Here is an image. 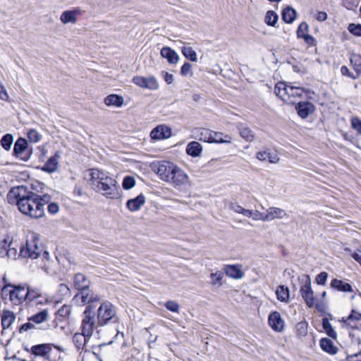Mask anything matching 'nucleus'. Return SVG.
<instances>
[{
  "mask_svg": "<svg viewBox=\"0 0 361 361\" xmlns=\"http://www.w3.org/2000/svg\"><path fill=\"white\" fill-rule=\"evenodd\" d=\"M91 180L98 190L103 191L107 198L118 199L120 197V187L117 181L107 173L97 169L91 170Z\"/></svg>",
  "mask_w": 361,
  "mask_h": 361,
  "instance_id": "f257e3e1",
  "label": "nucleus"
},
{
  "mask_svg": "<svg viewBox=\"0 0 361 361\" xmlns=\"http://www.w3.org/2000/svg\"><path fill=\"white\" fill-rule=\"evenodd\" d=\"M93 307L88 305L85 307L81 323L82 333H75L73 336V343L78 351L82 350L93 334L95 326L94 313L92 311Z\"/></svg>",
  "mask_w": 361,
  "mask_h": 361,
  "instance_id": "f03ea898",
  "label": "nucleus"
},
{
  "mask_svg": "<svg viewBox=\"0 0 361 361\" xmlns=\"http://www.w3.org/2000/svg\"><path fill=\"white\" fill-rule=\"evenodd\" d=\"M159 178L177 186L189 183L187 173L173 163L167 161L159 162Z\"/></svg>",
  "mask_w": 361,
  "mask_h": 361,
  "instance_id": "7ed1b4c3",
  "label": "nucleus"
},
{
  "mask_svg": "<svg viewBox=\"0 0 361 361\" xmlns=\"http://www.w3.org/2000/svg\"><path fill=\"white\" fill-rule=\"evenodd\" d=\"M19 211L33 219H39L44 215V208L37 199V193L29 191L25 198L18 203Z\"/></svg>",
  "mask_w": 361,
  "mask_h": 361,
  "instance_id": "20e7f679",
  "label": "nucleus"
},
{
  "mask_svg": "<svg viewBox=\"0 0 361 361\" xmlns=\"http://www.w3.org/2000/svg\"><path fill=\"white\" fill-rule=\"evenodd\" d=\"M94 313V328L117 322L116 308L109 301H103Z\"/></svg>",
  "mask_w": 361,
  "mask_h": 361,
  "instance_id": "39448f33",
  "label": "nucleus"
},
{
  "mask_svg": "<svg viewBox=\"0 0 361 361\" xmlns=\"http://www.w3.org/2000/svg\"><path fill=\"white\" fill-rule=\"evenodd\" d=\"M43 247L39 235L32 233L28 236L26 243L20 247L19 255L23 258L37 259L41 256Z\"/></svg>",
  "mask_w": 361,
  "mask_h": 361,
  "instance_id": "423d86ee",
  "label": "nucleus"
},
{
  "mask_svg": "<svg viewBox=\"0 0 361 361\" xmlns=\"http://www.w3.org/2000/svg\"><path fill=\"white\" fill-rule=\"evenodd\" d=\"M351 299L353 300L351 314L345 319H343V322L353 328L355 326L352 322L361 320V295L354 293L351 295Z\"/></svg>",
  "mask_w": 361,
  "mask_h": 361,
  "instance_id": "0eeeda50",
  "label": "nucleus"
},
{
  "mask_svg": "<svg viewBox=\"0 0 361 361\" xmlns=\"http://www.w3.org/2000/svg\"><path fill=\"white\" fill-rule=\"evenodd\" d=\"M13 154L23 161H27L31 154L32 150L27 149V142L24 137H18L13 147Z\"/></svg>",
  "mask_w": 361,
  "mask_h": 361,
  "instance_id": "6e6552de",
  "label": "nucleus"
},
{
  "mask_svg": "<svg viewBox=\"0 0 361 361\" xmlns=\"http://www.w3.org/2000/svg\"><path fill=\"white\" fill-rule=\"evenodd\" d=\"M75 299H80L82 305H92L93 310L94 307L92 303L98 302L100 300V297L97 293L88 288L79 290V292L75 295ZM94 312V310H92Z\"/></svg>",
  "mask_w": 361,
  "mask_h": 361,
  "instance_id": "1a4fd4ad",
  "label": "nucleus"
},
{
  "mask_svg": "<svg viewBox=\"0 0 361 361\" xmlns=\"http://www.w3.org/2000/svg\"><path fill=\"white\" fill-rule=\"evenodd\" d=\"M28 192L27 188L23 185L12 188L7 194V200L8 203L16 204L18 206V203L23 198L26 197Z\"/></svg>",
  "mask_w": 361,
  "mask_h": 361,
  "instance_id": "9d476101",
  "label": "nucleus"
},
{
  "mask_svg": "<svg viewBox=\"0 0 361 361\" xmlns=\"http://www.w3.org/2000/svg\"><path fill=\"white\" fill-rule=\"evenodd\" d=\"M300 295L303 300L305 301L306 305L309 307H312L315 305L316 299L314 297V292L311 288L310 279L307 277V280L300 288Z\"/></svg>",
  "mask_w": 361,
  "mask_h": 361,
  "instance_id": "9b49d317",
  "label": "nucleus"
},
{
  "mask_svg": "<svg viewBox=\"0 0 361 361\" xmlns=\"http://www.w3.org/2000/svg\"><path fill=\"white\" fill-rule=\"evenodd\" d=\"M31 292L25 291V288L23 286H13L12 288V293L11 295L10 301L15 305L21 304L25 299L27 295H31Z\"/></svg>",
  "mask_w": 361,
  "mask_h": 361,
  "instance_id": "f8f14e48",
  "label": "nucleus"
},
{
  "mask_svg": "<svg viewBox=\"0 0 361 361\" xmlns=\"http://www.w3.org/2000/svg\"><path fill=\"white\" fill-rule=\"evenodd\" d=\"M52 350L51 344L42 343L32 345L30 352L35 357H41L44 361H51L50 359V353Z\"/></svg>",
  "mask_w": 361,
  "mask_h": 361,
  "instance_id": "ddd939ff",
  "label": "nucleus"
},
{
  "mask_svg": "<svg viewBox=\"0 0 361 361\" xmlns=\"http://www.w3.org/2000/svg\"><path fill=\"white\" fill-rule=\"evenodd\" d=\"M268 322L271 328L276 332H281L284 329V321L279 312H271L269 316Z\"/></svg>",
  "mask_w": 361,
  "mask_h": 361,
  "instance_id": "4468645a",
  "label": "nucleus"
},
{
  "mask_svg": "<svg viewBox=\"0 0 361 361\" xmlns=\"http://www.w3.org/2000/svg\"><path fill=\"white\" fill-rule=\"evenodd\" d=\"M298 115L302 119L307 118L314 111V106L309 102H300L295 106Z\"/></svg>",
  "mask_w": 361,
  "mask_h": 361,
  "instance_id": "2eb2a0df",
  "label": "nucleus"
},
{
  "mask_svg": "<svg viewBox=\"0 0 361 361\" xmlns=\"http://www.w3.org/2000/svg\"><path fill=\"white\" fill-rule=\"evenodd\" d=\"M288 217V215L287 212L281 208L271 207L266 211L267 221H271L275 219H283Z\"/></svg>",
  "mask_w": 361,
  "mask_h": 361,
  "instance_id": "dca6fc26",
  "label": "nucleus"
},
{
  "mask_svg": "<svg viewBox=\"0 0 361 361\" xmlns=\"http://www.w3.org/2000/svg\"><path fill=\"white\" fill-rule=\"evenodd\" d=\"M133 82L142 88L156 89L157 87V80L154 77L145 78L140 76L134 77Z\"/></svg>",
  "mask_w": 361,
  "mask_h": 361,
  "instance_id": "f3484780",
  "label": "nucleus"
},
{
  "mask_svg": "<svg viewBox=\"0 0 361 361\" xmlns=\"http://www.w3.org/2000/svg\"><path fill=\"white\" fill-rule=\"evenodd\" d=\"M91 282L87 278L81 273L75 274L73 279V285L75 289L81 290L90 288Z\"/></svg>",
  "mask_w": 361,
  "mask_h": 361,
  "instance_id": "a211bd4d",
  "label": "nucleus"
},
{
  "mask_svg": "<svg viewBox=\"0 0 361 361\" xmlns=\"http://www.w3.org/2000/svg\"><path fill=\"white\" fill-rule=\"evenodd\" d=\"M240 136L247 142H253L255 139V133L246 125L238 123L236 126Z\"/></svg>",
  "mask_w": 361,
  "mask_h": 361,
  "instance_id": "6ab92c4d",
  "label": "nucleus"
},
{
  "mask_svg": "<svg viewBox=\"0 0 361 361\" xmlns=\"http://www.w3.org/2000/svg\"><path fill=\"white\" fill-rule=\"evenodd\" d=\"M145 202V197L140 194L135 198L128 200L126 202V207L131 212H136L140 209Z\"/></svg>",
  "mask_w": 361,
  "mask_h": 361,
  "instance_id": "aec40b11",
  "label": "nucleus"
},
{
  "mask_svg": "<svg viewBox=\"0 0 361 361\" xmlns=\"http://www.w3.org/2000/svg\"><path fill=\"white\" fill-rule=\"evenodd\" d=\"M59 155L58 152H56L55 154L51 157L42 167V170L43 171H46L48 173H53L57 170L59 165Z\"/></svg>",
  "mask_w": 361,
  "mask_h": 361,
  "instance_id": "412c9836",
  "label": "nucleus"
},
{
  "mask_svg": "<svg viewBox=\"0 0 361 361\" xmlns=\"http://www.w3.org/2000/svg\"><path fill=\"white\" fill-rule=\"evenodd\" d=\"M161 55L167 59L170 64H176L179 60L178 54L170 47H163L161 50Z\"/></svg>",
  "mask_w": 361,
  "mask_h": 361,
  "instance_id": "4be33fe9",
  "label": "nucleus"
},
{
  "mask_svg": "<svg viewBox=\"0 0 361 361\" xmlns=\"http://www.w3.org/2000/svg\"><path fill=\"white\" fill-rule=\"evenodd\" d=\"M233 138L231 135L227 134H224L221 132H216L212 130L211 142L215 143H226L231 144L232 142Z\"/></svg>",
  "mask_w": 361,
  "mask_h": 361,
  "instance_id": "5701e85b",
  "label": "nucleus"
},
{
  "mask_svg": "<svg viewBox=\"0 0 361 361\" xmlns=\"http://www.w3.org/2000/svg\"><path fill=\"white\" fill-rule=\"evenodd\" d=\"M225 274L231 278L239 279L243 278V273L238 265H227L224 268Z\"/></svg>",
  "mask_w": 361,
  "mask_h": 361,
  "instance_id": "b1692460",
  "label": "nucleus"
},
{
  "mask_svg": "<svg viewBox=\"0 0 361 361\" xmlns=\"http://www.w3.org/2000/svg\"><path fill=\"white\" fill-rule=\"evenodd\" d=\"M202 152V147L197 141H192L189 142L186 147V152L188 155L192 157H199Z\"/></svg>",
  "mask_w": 361,
  "mask_h": 361,
  "instance_id": "393cba45",
  "label": "nucleus"
},
{
  "mask_svg": "<svg viewBox=\"0 0 361 361\" xmlns=\"http://www.w3.org/2000/svg\"><path fill=\"white\" fill-rule=\"evenodd\" d=\"M331 286L332 288L339 291L351 293L353 292V288L350 283L336 279H334L331 281Z\"/></svg>",
  "mask_w": 361,
  "mask_h": 361,
  "instance_id": "a878e982",
  "label": "nucleus"
},
{
  "mask_svg": "<svg viewBox=\"0 0 361 361\" xmlns=\"http://www.w3.org/2000/svg\"><path fill=\"white\" fill-rule=\"evenodd\" d=\"M123 97L115 94H110L104 99V103L107 106L121 107L123 104Z\"/></svg>",
  "mask_w": 361,
  "mask_h": 361,
  "instance_id": "bb28decb",
  "label": "nucleus"
},
{
  "mask_svg": "<svg viewBox=\"0 0 361 361\" xmlns=\"http://www.w3.org/2000/svg\"><path fill=\"white\" fill-rule=\"evenodd\" d=\"M320 347L321 348L331 355H334L337 352V348L334 345L333 341H331L329 338H322L320 340Z\"/></svg>",
  "mask_w": 361,
  "mask_h": 361,
  "instance_id": "cd10ccee",
  "label": "nucleus"
},
{
  "mask_svg": "<svg viewBox=\"0 0 361 361\" xmlns=\"http://www.w3.org/2000/svg\"><path fill=\"white\" fill-rule=\"evenodd\" d=\"M16 316L13 312L6 310L4 311L1 317V326L4 329L9 328L15 321Z\"/></svg>",
  "mask_w": 361,
  "mask_h": 361,
  "instance_id": "c85d7f7f",
  "label": "nucleus"
},
{
  "mask_svg": "<svg viewBox=\"0 0 361 361\" xmlns=\"http://www.w3.org/2000/svg\"><path fill=\"white\" fill-rule=\"evenodd\" d=\"M48 318V311L47 310H42V311L33 314L28 317L27 320L32 322L34 324H40Z\"/></svg>",
  "mask_w": 361,
  "mask_h": 361,
  "instance_id": "c756f323",
  "label": "nucleus"
},
{
  "mask_svg": "<svg viewBox=\"0 0 361 361\" xmlns=\"http://www.w3.org/2000/svg\"><path fill=\"white\" fill-rule=\"evenodd\" d=\"M296 18V11L290 6H287L282 11V19L286 23H292Z\"/></svg>",
  "mask_w": 361,
  "mask_h": 361,
  "instance_id": "7c9ffc66",
  "label": "nucleus"
},
{
  "mask_svg": "<svg viewBox=\"0 0 361 361\" xmlns=\"http://www.w3.org/2000/svg\"><path fill=\"white\" fill-rule=\"evenodd\" d=\"M353 68L358 76L361 74V55L352 54L350 59Z\"/></svg>",
  "mask_w": 361,
  "mask_h": 361,
  "instance_id": "2f4dec72",
  "label": "nucleus"
},
{
  "mask_svg": "<svg viewBox=\"0 0 361 361\" xmlns=\"http://www.w3.org/2000/svg\"><path fill=\"white\" fill-rule=\"evenodd\" d=\"M63 23H75L77 22L76 13L74 11H63L60 18Z\"/></svg>",
  "mask_w": 361,
  "mask_h": 361,
  "instance_id": "473e14b6",
  "label": "nucleus"
},
{
  "mask_svg": "<svg viewBox=\"0 0 361 361\" xmlns=\"http://www.w3.org/2000/svg\"><path fill=\"white\" fill-rule=\"evenodd\" d=\"M196 137L200 140L211 142L212 130L208 128H200L197 131Z\"/></svg>",
  "mask_w": 361,
  "mask_h": 361,
  "instance_id": "72a5a7b5",
  "label": "nucleus"
},
{
  "mask_svg": "<svg viewBox=\"0 0 361 361\" xmlns=\"http://www.w3.org/2000/svg\"><path fill=\"white\" fill-rule=\"evenodd\" d=\"M276 295L279 300L287 302L289 298V290L284 286H279L276 290Z\"/></svg>",
  "mask_w": 361,
  "mask_h": 361,
  "instance_id": "f704fd0d",
  "label": "nucleus"
},
{
  "mask_svg": "<svg viewBox=\"0 0 361 361\" xmlns=\"http://www.w3.org/2000/svg\"><path fill=\"white\" fill-rule=\"evenodd\" d=\"M279 16L274 11H268L264 17V22L269 26L274 27L277 23Z\"/></svg>",
  "mask_w": 361,
  "mask_h": 361,
  "instance_id": "c9c22d12",
  "label": "nucleus"
},
{
  "mask_svg": "<svg viewBox=\"0 0 361 361\" xmlns=\"http://www.w3.org/2000/svg\"><path fill=\"white\" fill-rule=\"evenodd\" d=\"M182 54L184 55L185 58L192 61H197V53L193 49L190 47H183L181 49Z\"/></svg>",
  "mask_w": 361,
  "mask_h": 361,
  "instance_id": "e433bc0d",
  "label": "nucleus"
},
{
  "mask_svg": "<svg viewBox=\"0 0 361 361\" xmlns=\"http://www.w3.org/2000/svg\"><path fill=\"white\" fill-rule=\"evenodd\" d=\"M322 326L323 329H324V331H326L329 336H330L332 338H336V332L327 318H324L322 319Z\"/></svg>",
  "mask_w": 361,
  "mask_h": 361,
  "instance_id": "4c0bfd02",
  "label": "nucleus"
},
{
  "mask_svg": "<svg viewBox=\"0 0 361 361\" xmlns=\"http://www.w3.org/2000/svg\"><path fill=\"white\" fill-rule=\"evenodd\" d=\"M13 136L10 133L4 135L1 139V145L2 147L8 151L10 150L11 145L13 142Z\"/></svg>",
  "mask_w": 361,
  "mask_h": 361,
  "instance_id": "58836bf2",
  "label": "nucleus"
},
{
  "mask_svg": "<svg viewBox=\"0 0 361 361\" xmlns=\"http://www.w3.org/2000/svg\"><path fill=\"white\" fill-rule=\"evenodd\" d=\"M172 135V129L164 124L159 125V140L168 139Z\"/></svg>",
  "mask_w": 361,
  "mask_h": 361,
  "instance_id": "ea45409f",
  "label": "nucleus"
},
{
  "mask_svg": "<svg viewBox=\"0 0 361 361\" xmlns=\"http://www.w3.org/2000/svg\"><path fill=\"white\" fill-rule=\"evenodd\" d=\"M212 280V285H221V281L224 278V273L221 271H216L214 273H212L209 276Z\"/></svg>",
  "mask_w": 361,
  "mask_h": 361,
  "instance_id": "a19ab883",
  "label": "nucleus"
},
{
  "mask_svg": "<svg viewBox=\"0 0 361 361\" xmlns=\"http://www.w3.org/2000/svg\"><path fill=\"white\" fill-rule=\"evenodd\" d=\"M0 288H1V296L2 299L4 300H6L8 298V299L10 300L11 295L12 293L13 285L6 284Z\"/></svg>",
  "mask_w": 361,
  "mask_h": 361,
  "instance_id": "79ce46f5",
  "label": "nucleus"
},
{
  "mask_svg": "<svg viewBox=\"0 0 361 361\" xmlns=\"http://www.w3.org/2000/svg\"><path fill=\"white\" fill-rule=\"evenodd\" d=\"M308 324L306 322H300L296 325V332L300 336H305L307 334Z\"/></svg>",
  "mask_w": 361,
  "mask_h": 361,
  "instance_id": "37998d69",
  "label": "nucleus"
},
{
  "mask_svg": "<svg viewBox=\"0 0 361 361\" xmlns=\"http://www.w3.org/2000/svg\"><path fill=\"white\" fill-rule=\"evenodd\" d=\"M135 185V178L130 176H127L123 178L122 186L125 190H130Z\"/></svg>",
  "mask_w": 361,
  "mask_h": 361,
  "instance_id": "c03bdc74",
  "label": "nucleus"
},
{
  "mask_svg": "<svg viewBox=\"0 0 361 361\" xmlns=\"http://www.w3.org/2000/svg\"><path fill=\"white\" fill-rule=\"evenodd\" d=\"M27 137L31 142H38L41 138L42 135L35 129H30L27 133Z\"/></svg>",
  "mask_w": 361,
  "mask_h": 361,
  "instance_id": "a18cd8bd",
  "label": "nucleus"
},
{
  "mask_svg": "<svg viewBox=\"0 0 361 361\" xmlns=\"http://www.w3.org/2000/svg\"><path fill=\"white\" fill-rule=\"evenodd\" d=\"M275 93L286 104H290L294 103L288 92H275Z\"/></svg>",
  "mask_w": 361,
  "mask_h": 361,
  "instance_id": "49530a36",
  "label": "nucleus"
},
{
  "mask_svg": "<svg viewBox=\"0 0 361 361\" xmlns=\"http://www.w3.org/2000/svg\"><path fill=\"white\" fill-rule=\"evenodd\" d=\"M164 306L168 310L173 312L178 313L179 312L180 305L176 301L169 300L164 304Z\"/></svg>",
  "mask_w": 361,
  "mask_h": 361,
  "instance_id": "de8ad7c7",
  "label": "nucleus"
},
{
  "mask_svg": "<svg viewBox=\"0 0 361 361\" xmlns=\"http://www.w3.org/2000/svg\"><path fill=\"white\" fill-rule=\"evenodd\" d=\"M71 312V307L69 305H64L61 307L58 311L57 314L61 317H68Z\"/></svg>",
  "mask_w": 361,
  "mask_h": 361,
  "instance_id": "09e8293b",
  "label": "nucleus"
},
{
  "mask_svg": "<svg viewBox=\"0 0 361 361\" xmlns=\"http://www.w3.org/2000/svg\"><path fill=\"white\" fill-rule=\"evenodd\" d=\"M180 74L185 77L192 76V65L188 62L185 63L181 67Z\"/></svg>",
  "mask_w": 361,
  "mask_h": 361,
  "instance_id": "8fccbe9b",
  "label": "nucleus"
},
{
  "mask_svg": "<svg viewBox=\"0 0 361 361\" xmlns=\"http://www.w3.org/2000/svg\"><path fill=\"white\" fill-rule=\"evenodd\" d=\"M309 26L307 23L302 22L298 26L297 30V36L298 38H301L304 35H307V32L308 31Z\"/></svg>",
  "mask_w": 361,
  "mask_h": 361,
  "instance_id": "3c124183",
  "label": "nucleus"
},
{
  "mask_svg": "<svg viewBox=\"0 0 361 361\" xmlns=\"http://www.w3.org/2000/svg\"><path fill=\"white\" fill-rule=\"evenodd\" d=\"M348 31L353 35L358 37H361V25L357 24L355 25L354 23H351L348 25Z\"/></svg>",
  "mask_w": 361,
  "mask_h": 361,
  "instance_id": "603ef678",
  "label": "nucleus"
},
{
  "mask_svg": "<svg viewBox=\"0 0 361 361\" xmlns=\"http://www.w3.org/2000/svg\"><path fill=\"white\" fill-rule=\"evenodd\" d=\"M351 126L359 135H361V120L359 118L355 116L351 118Z\"/></svg>",
  "mask_w": 361,
  "mask_h": 361,
  "instance_id": "864d4df0",
  "label": "nucleus"
},
{
  "mask_svg": "<svg viewBox=\"0 0 361 361\" xmlns=\"http://www.w3.org/2000/svg\"><path fill=\"white\" fill-rule=\"evenodd\" d=\"M25 291L31 292V295H27V299L30 300H35V298L39 297L41 295L40 290L37 288L33 289L31 287L28 286L25 288Z\"/></svg>",
  "mask_w": 361,
  "mask_h": 361,
  "instance_id": "5fc2aeb1",
  "label": "nucleus"
},
{
  "mask_svg": "<svg viewBox=\"0 0 361 361\" xmlns=\"http://www.w3.org/2000/svg\"><path fill=\"white\" fill-rule=\"evenodd\" d=\"M37 201L39 202L40 204L44 208V205L47 204H49L51 200V197L48 194H44L43 195H39L37 194Z\"/></svg>",
  "mask_w": 361,
  "mask_h": 361,
  "instance_id": "6e6d98bb",
  "label": "nucleus"
},
{
  "mask_svg": "<svg viewBox=\"0 0 361 361\" xmlns=\"http://www.w3.org/2000/svg\"><path fill=\"white\" fill-rule=\"evenodd\" d=\"M252 219L255 221H267L266 212H260L258 210H252Z\"/></svg>",
  "mask_w": 361,
  "mask_h": 361,
  "instance_id": "4d7b16f0",
  "label": "nucleus"
},
{
  "mask_svg": "<svg viewBox=\"0 0 361 361\" xmlns=\"http://www.w3.org/2000/svg\"><path fill=\"white\" fill-rule=\"evenodd\" d=\"M36 329L35 325L32 322L28 321L27 322L22 324L19 328V333L22 334L29 330Z\"/></svg>",
  "mask_w": 361,
  "mask_h": 361,
  "instance_id": "13d9d810",
  "label": "nucleus"
},
{
  "mask_svg": "<svg viewBox=\"0 0 361 361\" xmlns=\"http://www.w3.org/2000/svg\"><path fill=\"white\" fill-rule=\"evenodd\" d=\"M59 291L61 293V294L63 296H66V297L71 296V290L66 284L61 283L59 286Z\"/></svg>",
  "mask_w": 361,
  "mask_h": 361,
  "instance_id": "bf43d9fd",
  "label": "nucleus"
},
{
  "mask_svg": "<svg viewBox=\"0 0 361 361\" xmlns=\"http://www.w3.org/2000/svg\"><path fill=\"white\" fill-rule=\"evenodd\" d=\"M328 274L326 272H321L317 276L316 281L318 284L324 285L325 284L327 279Z\"/></svg>",
  "mask_w": 361,
  "mask_h": 361,
  "instance_id": "052dcab7",
  "label": "nucleus"
},
{
  "mask_svg": "<svg viewBox=\"0 0 361 361\" xmlns=\"http://www.w3.org/2000/svg\"><path fill=\"white\" fill-rule=\"evenodd\" d=\"M269 150H263L256 153V158L259 161H267L269 155Z\"/></svg>",
  "mask_w": 361,
  "mask_h": 361,
  "instance_id": "680f3d73",
  "label": "nucleus"
},
{
  "mask_svg": "<svg viewBox=\"0 0 361 361\" xmlns=\"http://www.w3.org/2000/svg\"><path fill=\"white\" fill-rule=\"evenodd\" d=\"M48 212L51 214H56L59 212V207L58 204L55 202H50L47 207Z\"/></svg>",
  "mask_w": 361,
  "mask_h": 361,
  "instance_id": "e2e57ef3",
  "label": "nucleus"
},
{
  "mask_svg": "<svg viewBox=\"0 0 361 361\" xmlns=\"http://www.w3.org/2000/svg\"><path fill=\"white\" fill-rule=\"evenodd\" d=\"M267 160L271 164H276L279 161V157L277 153L269 152Z\"/></svg>",
  "mask_w": 361,
  "mask_h": 361,
  "instance_id": "0e129e2a",
  "label": "nucleus"
},
{
  "mask_svg": "<svg viewBox=\"0 0 361 361\" xmlns=\"http://www.w3.org/2000/svg\"><path fill=\"white\" fill-rule=\"evenodd\" d=\"M343 6L348 10H353L356 8L358 5V2L355 1L345 0L343 3Z\"/></svg>",
  "mask_w": 361,
  "mask_h": 361,
  "instance_id": "69168bd1",
  "label": "nucleus"
},
{
  "mask_svg": "<svg viewBox=\"0 0 361 361\" xmlns=\"http://www.w3.org/2000/svg\"><path fill=\"white\" fill-rule=\"evenodd\" d=\"M347 361H361V350L355 354L349 355L346 357Z\"/></svg>",
  "mask_w": 361,
  "mask_h": 361,
  "instance_id": "338daca9",
  "label": "nucleus"
},
{
  "mask_svg": "<svg viewBox=\"0 0 361 361\" xmlns=\"http://www.w3.org/2000/svg\"><path fill=\"white\" fill-rule=\"evenodd\" d=\"M230 209L236 213L242 214L245 208L238 204L231 203L230 204Z\"/></svg>",
  "mask_w": 361,
  "mask_h": 361,
  "instance_id": "774afa93",
  "label": "nucleus"
}]
</instances>
